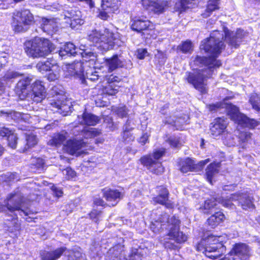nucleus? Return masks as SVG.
<instances>
[{"mask_svg":"<svg viewBox=\"0 0 260 260\" xmlns=\"http://www.w3.org/2000/svg\"><path fill=\"white\" fill-rule=\"evenodd\" d=\"M13 132L5 126L0 127V135L8 137Z\"/></svg>","mask_w":260,"mask_h":260,"instance_id":"54","label":"nucleus"},{"mask_svg":"<svg viewBox=\"0 0 260 260\" xmlns=\"http://www.w3.org/2000/svg\"><path fill=\"white\" fill-rule=\"evenodd\" d=\"M220 0H209L208 2L207 8L205 12L202 14L203 18H207L212 12L219 9V4Z\"/></svg>","mask_w":260,"mask_h":260,"instance_id":"33","label":"nucleus"},{"mask_svg":"<svg viewBox=\"0 0 260 260\" xmlns=\"http://www.w3.org/2000/svg\"><path fill=\"white\" fill-rule=\"evenodd\" d=\"M189 117L187 115H184L183 116L177 117L175 120L172 119L171 118L166 120V123L171 124L174 126L177 129H181L182 126L185 123H187Z\"/></svg>","mask_w":260,"mask_h":260,"instance_id":"32","label":"nucleus"},{"mask_svg":"<svg viewBox=\"0 0 260 260\" xmlns=\"http://www.w3.org/2000/svg\"><path fill=\"white\" fill-rule=\"evenodd\" d=\"M242 30H238L236 33H230L228 30H214L211 33L209 38L202 41L200 49L204 50L210 56L208 57H196L193 60L194 64L204 68L193 73H188L186 77L188 82L202 93H205L207 92L206 79L211 76L214 69L221 65V61L216 58L225 47L223 40L226 39L230 45L236 48L242 39Z\"/></svg>","mask_w":260,"mask_h":260,"instance_id":"1","label":"nucleus"},{"mask_svg":"<svg viewBox=\"0 0 260 260\" xmlns=\"http://www.w3.org/2000/svg\"><path fill=\"white\" fill-rule=\"evenodd\" d=\"M226 108L228 114L231 119L242 126L253 128L258 125V123L256 120L250 119L240 113L239 109L236 106L232 104H228Z\"/></svg>","mask_w":260,"mask_h":260,"instance_id":"10","label":"nucleus"},{"mask_svg":"<svg viewBox=\"0 0 260 260\" xmlns=\"http://www.w3.org/2000/svg\"><path fill=\"white\" fill-rule=\"evenodd\" d=\"M61 16L72 29H78V26L84 23V20L81 18V12L75 7H65Z\"/></svg>","mask_w":260,"mask_h":260,"instance_id":"11","label":"nucleus"},{"mask_svg":"<svg viewBox=\"0 0 260 260\" xmlns=\"http://www.w3.org/2000/svg\"><path fill=\"white\" fill-rule=\"evenodd\" d=\"M94 204L97 206H103L104 205V202L100 198H95L94 200Z\"/></svg>","mask_w":260,"mask_h":260,"instance_id":"62","label":"nucleus"},{"mask_svg":"<svg viewBox=\"0 0 260 260\" xmlns=\"http://www.w3.org/2000/svg\"><path fill=\"white\" fill-rule=\"evenodd\" d=\"M72 131L73 135L76 136L81 135L83 138L87 139L99 136L102 134L101 129L88 126L81 128L80 126H75Z\"/></svg>","mask_w":260,"mask_h":260,"instance_id":"15","label":"nucleus"},{"mask_svg":"<svg viewBox=\"0 0 260 260\" xmlns=\"http://www.w3.org/2000/svg\"><path fill=\"white\" fill-rule=\"evenodd\" d=\"M233 201H237L238 206L244 210H247L254 207L252 201V198L246 193H238L233 194L229 199H222L221 204L223 206L233 209L235 206L232 203Z\"/></svg>","mask_w":260,"mask_h":260,"instance_id":"9","label":"nucleus"},{"mask_svg":"<svg viewBox=\"0 0 260 260\" xmlns=\"http://www.w3.org/2000/svg\"><path fill=\"white\" fill-rule=\"evenodd\" d=\"M164 153L165 151L163 150H157L152 154L143 156L140 159V161L150 172L156 175H160L164 172V168L159 159L163 156Z\"/></svg>","mask_w":260,"mask_h":260,"instance_id":"8","label":"nucleus"},{"mask_svg":"<svg viewBox=\"0 0 260 260\" xmlns=\"http://www.w3.org/2000/svg\"><path fill=\"white\" fill-rule=\"evenodd\" d=\"M68 257V260H85V255L78 251L72 252Z\"/></svg>","mask_w":260,"mask_h":260,"instance_id":"45","label":"nucleus"},{"mask_svg":"<svg viewBox=\"0 0 260 260\" xmlns=\"http://www.w3.org/2000/svg\"><path fill=\"white\" fill-rule=\"evenodd\" d=\"M249 102L253 108L255 110L260 112V97L256 93H252L249 98Z\"/></svg>","mask_w":260,"mask_h":260,"instance_id":"42","label":"nucleus"},{"mask_svg":"<svg viewBox=\"0 0 260 260\" xmlns=\"http://www.w3.org/2000/svg\"><path fill=\"white\" fill-rule=\"evenodd\" d=\"M58 78V76L56 74L54 73L53 72H50L47 75V79L49 81H54L57 79Z\"/></svg>","mask_w":260,"mask_h":260,"instance_id":"60","label":"nucleus"},{"mask_svg":"<svg viewBox=\"0 0 260 260\" xmlns=\"http://www.w3.org/2000/svg\"><path fill=\"white\" fill-rule=\"evenodd\" d=\"M21 76V74L15 71H8L5 74L4 78L6 80H12Z\"/></svg>","mask_w":260,"mask_h":260,"instance_id":"50","label":"nucleus"},{"mask_svg":"<svg viewBox=\"0 0 260 260\" xmlns=\"http://www.w3.org/2000/svg\"><path fill=\"white\" fill-rule=\"evenodd\" d=\"M158 195L152 198V201L155 203H158L165 205L167 208H172L173 204L169 201V191L164 186L157 187Z\"/></svg>","mask_w":260,"mask_h":260,"instance_id":"19","label":"nucleus"},{"mask_svg":"<svg viewBox=\"0 0 260 260\" xmlns=\"http://www.w3.org/2000/svg\"><path fill=\"white\" fill-rule=\"evenodd\" d=\"M101 119L98 116L87 112H84L81 116H78V122L82 125L94 126L100 122Z\"/></svg>","mask_w":260,"mask_h":260,"instance_id":"24","label":"nucleus"},{"mask_svg":"<svg viewBox=\"0 0 260 260\" xmlns=\"http://www.w3.org/2000/svg\"><path fill=\"white\" fill-rule=\"evenodd\" d=\"M62 173L66 176L67 179H71L76 176L75 172L71 168H67L62 171Z\"/></svg>","mask_w":260,"mask_h":260,"instance_id":"51","label":"nucleus"},{"mask_svg":"<svg viewBox=\"0 0 260 260\" xmlns=\"http://www.w3.org/2000/svg\"><path fill=\"white\" fill-rule=\"evenodd\" d=\"M88 40L104 51L113 49L115 45L114 34L108 29H105L103 31L92 30L88 35Z\"/></svg>","mask_w":260,"mask_h":260,"instance_id":"6","label":"nucleus"},{"mask_svg":"<svg viewBox=\"0 0 260 260\" xmlns=\"http://www.w3.org/2000/svg\"><path fill=\"white\" fill-rule=\"evenodd\" d=\"M67 72L68 75L78 78L81 84L87 85V81L95 82L98 80L100 82L103 81L102 76L99 75L97 71L87 72L84 75L83 63L80 61H75L71 63L66 65Z\"/></svg>","mask_w":260,"mask_h":260,"instance_id":"5","label":"nucleus"},{"mask_svg":"<svg viewBox=\"0 0 260 260\" xmlns=\"http://www.w3.org/2000/svg\"><path fill=\"white\" fill-rule=\"evenodd\" d=\"M131 28L138 32L143 33L144 30L153 29L154 26L146 17H139L132 21Z\"/></svg>","mask_w":260,"mask_h":260,"instance_id":"18","label":"nucleus"},{"mask_svg":"<svg viewBox=\"0 0 260 260\" xmlns=\"http://www.w3.org/2000/svg\"><path fill=\"white\" fill-rule=\"evenodd\" d=\"M8 138V145L13 149H15L16 147V144L17 141V137L14 133H12Z\"/></svg>","mask_w":260,"mask_h":260,"instance_id":"47","label":"nucleus"},{"mask_svg":"<svg viewBox=\"0 0 260 260\" xmlns=\"http://www.w3.org/2000/svg\"><path fill=\"white\" fill-rule=\"evenodd\" d=\"M31 91L27 93V98H30L36 103L41 102L46 96V90L41 81L37 80L31 85Z\"/></svg>","mask_w":260,"mask_h":260,"instance_id":"12","label":"nucleus"},{"mask_svg":"<svg viewBox=\"0 0 260 260\" xmlns=\"http://www.w3.org/2000/svg\"><path fill=\"white\" fill-rule=\"evenodd\" d=\"M64 91L61 90L57 86H53L51 89L50 94L54 98L52 102L50 103V105L61 111L68 112V110L70 108V106H67L61 101L63 99Z\"/></svg>","mask_w":260,"mask_h":260,"instance_id":"14","label":"nucleus"},{"mask_svg":"<svg viewBox=\"0 0 260 260\" xmlns=\"http://www.w3.org/2000/svg\"><path fill=\"white\" fill-rule=\"evenodd\" d=\"M123 257H125L124 247L121 244L111 247L106 254L108 260H122Z\"/></svg>","mask_w":260,"mask_h":260,"instance_id":"20","label":"nucleus"},{"mask_svg":"<svg viewBox=\"0 0 260 260\" xmlns=\"http://www.w3.org/2000/svg\"><path fill=\"white\" fill-rule=\"evenodd\" d=\"M53 67V64L48 60L46 61H39L36 65L37 69L42 73L47 71H50L51 69Z\"/></svg>","mask_w":260,"mask_h":260,"instance_id":"39","label":"nucleus"},{"mask_svg":"<svg viewBox=\"0 0 260 260\" xmlns=\"http://www.w3.org/2000/svg\"><path fill=\"white\" fill-rule=\"evenodd\" d=\"M25 141L26 144L25 147L22 150L23 152L26 151L29 148L34 146L38 142L36 136L34 135L27 136Z\"/></svg>","mask_w":260,"mask_h":260,"instance_id":"43","label":"nucleus"},{"mask_svg":"<svg viewBox=\"0 0 260 260\" xmlns=\"http://www.w3.org/2000/svg\"><path fill=\"white\" fill-rule=\"evenodd\" d=\"M193 165V161L189 158H187L182 161L180 171L182 173H187L194 169Z\"/></svg>","mask_w":260,"mask_h":260,"instance_id":"41","label":"nucleus"},{"mask_svg":"<svg viewBox=\"0 0 260 260\" xmlns=\"http://www.w3.org/2000/svg\"><path fill=\"white\" fill-rule=\"evenodd\" d=\"M152 218L153 221L150 224V229L153 232L159 231L162 228V226L167 222L169 229L168 236L170 239L177 243H182L186 241L187 236L179 231L180 221L175 216L170 218L167 213H164L159 214L157 218Z\"/></svg>","mask_w":260,"mask_h":260,"instance_id":"2","label":"nucleus"},{"mask_svg":"<svg viewBox=\"0 0 260 260\" xmlns=\"http://www.w3.org/2000/svg\"><path fill=\"white\" fill-rule=\"evenodd\" d=\"M108 2H109V5H110V6H113L115 5V6L116 7V10H117L119 2V0H108ZM101 3H103V0H102Z\"/></svg>","mask_w":260,"mask_h":260,"instance_id":"61","label":"nucleus"},{"mask_svg":"<svg viewBox=\"0 0 260 260\" xmlns=\"http://www.w3.org/2000/svg\"><path fill=\"white\" fill-rule=\"evenodd\" d=\"M51 23H53V21H48L46 23L44 24L43 29L45 31H53V26H51Z\"/></svg>","mask_w":260,"mask_h":260,"instance_id":"58","label":"nucleus"},{"mask_svg":"<svg viewBox=\"0 0 260 260\" xmlns=\"http://www.w3.org/2000/svg\"><path fill=\"white\" fill-rule=\"evenodd\" d=\"M25 51L31 57H45L55 49L54 45L48 39L35 38L25 44Z\"/></svg>","mask_w":260,"mask_h":260,"instance_id":"4","label":"nucleus"},{"mask_svg":"<svg viewBox=\"0 0 260 260\" xmlns=\"http://www.w3.org/2000/svg\"><path fill=\"white\" fill-rule=\"evenodd\" d=\"M1 116L8 121L11 120L17 121L21 118V113L14 111H1Z\"/></svg>","mask_w":260,"mask_h":260,"instance_id":"35","label":"nucleus"},{"mask_svg":"<svg viewBox=\"0 0 260 260\" xmlns=\"http://www.w3.org/2000/svg\"><path fill=\"white\" fill-rule=\"evenodd\" d=\"M45 165L44 160L41 158H33L31 160V168H37L38 171L43 170Z\"/></svg>","mask_w":260,"mask_h":260,"instance_id":"44","label":"nucleus"},{"mask_svg":"<svg viewBox=\"0 0 260 260\" xmlns=\"http://www.w3.org/2000/svg\"><path fill=\"white\" fill-rule=\"evenodd\" d=\"M69 137L68 133L65 131H62L57 134L53 138V141L56 146L63 144Z\"/></svg>","mask_w":260,"mask_h":260,"instance_id":"40","label":"nucleus"},{"mask_svg":"<svg viewBox=\"0 0 260 260\" xmlns=\"http://www.w3.org/2000/svg\"><path fill=\"white\" fill-rule=\"evenodd\" d=\"M67 249L65 247H61L51 251L42 250L40 252L42 260H56L59 258L63 253L66 254Z\"/></svg>","mask_w":260,"mask_h":260,"instance_id":"21","label":"nucleus"},{"mask_svg":"<svg viewBox=\"0 0 260 260\" xmlns=\"http://www.w3.org/2000/svg\"><path fill=\"white\" fill-rule=\"evenodd\" d=\"M133 128H127L125 127L124 129H123L122 138L124 141L125 142H129L134 140V137L130 133Z\"/></svg>","mask_w":260,"mask_h":260,"instance_id":"46","label":"nucleus"},{"mask_svg":"<svg viewBox=\"0 0 260 260\" xmlns=\"http://www.w3.org/2000/svg\"><path fill=\"white\" fill-rule=\"evenodd\" d=\"M86 146V143L82 140L70 139L67 142L64 147L66 151L71 155H80L84 152L82 149Z\"/></svg>","mask_w":260,"mask_h":260,"instance_id":"16","label":"nucleus"},{"mask_svg":"<svg viewBox=\"0 0 260 260\" xmlns=\"http://www.w3.org/2000/svg\"><path fill=\"white\" fill-rule=\"evenodd\" d=\"M31 81L32 78L28 76L24 77L20 79L16 87L17 92L19 94H22L24 96L25 95L27 98V93H28L27 88L30 85Z\"/></svg>","mask_w":260,"mask_h":260,"instance_id":"28","label":"nucleus"},{"mask_svg":"<svg viewBox=\"0 0 260 260\" xmlns=\"http://www.w3.org/2000/svg\"><path fill=\"white\" fill-rule=\"evenodd\" d=\"M226 121L222 118H217L210 124L211 135L216 137L221 135L226 127Z\"/></svg>","mask_w":260,"mask_h":260,"instance_id":"22","label":"nucleus"},{"mask_svg":"<svg viewBox=\"0 0 260 260\" xmlns=\"http://www.w3.org/2000/svg\"><path fill=\"white\" fill-rule=\"evenodd\" d=\"M170 145L174 148H178L181 145L180 138L177 137H171L168 139Z\"/></svg>","mask_w":260,"mask_h":260,"instance_id":"49","label":"nucleus"},{"mask_svg":"<svg viewBox=\"0 0 260 260\" xmlns=\"http://www.w3.org/2000/svg\"><path fill=\"white\" fill-rule=\"evenodd\" d=\"M148 138L149 135L145 133L139 138L138 142L142 145H144L148 141Z\"/></svg>","mask_w":260,"mask_h":260,"instance_id":"57","label":"nucleus"},{"mask_svg":"<svg viewBox=\"0 0 260 260\" xmlns=\"http://www.w3.org/2000/svg\"><path fill=\"white\" fill-rule=\"evenodd\" d=\"M125 127H127V128H133L131 126V121L129 120V119H128L125 124V125L123 126V129H124V128Z\"/></svg>","mask_w":260,"mask_h":260,"instance_id":"64","label":"nucleus"},{"mask_svg":"<svg viewBox=\"0 0 260 260\" xmlns=\"http://www.w3.org/2000/svg\"><path fill=\"white\" fill-rule=\"evenodd\" d=\"M104 197L108 202H112L110 205L115 206L122 198V193L118 190L105 188L103 190Z\"/></svg>","mask_w":260,"mask_h":260,"instance_id":"25","label":"nucleus"},{"mask_svg":"<svg viewBox=\"0 0 260 260\" xmlns=\"http://www.w3.org/2000/svg\"><path fill=\"white\" fill-rule=\"evenodd\" d=\"M155 56L156 58L161 59V60L159 61V62L164 63L166 58V55L163 52L159 50H157V53L155 54Z\"/></svg>","mask_w":260,"mask_h":260,"instance_id":"56","label":"nucleus"},{"mask_svg":"<svg viewBox=\"0 0 260 260\" xmlns=\"http://www.w3.org/2000/svg\"><path fill=\"white\" fill-rule=\"evenodd\" d=\"M213 214L207 219V223L212 228H214L217 226L223 219V214L220 212L217 211L212 213Z\"/></svg>","mask_w":260,"mask_h":260,"instance_id":"31","label":"nucleus"},{"mask_svg":"<svg viewBox=\"0 0 260 260\" xmlns=\"http://www.w3.org/2000/svg\"><path fill=\"white\" fill-rule=\"evenodd\" d=\"M251 135L249 132H242L240 134L239 139L242 142L245 143L251 139Z\"/></svg>","mask_w":260,"mask_h":260,"instance_id":"53","label":"nucleus"},{"mask_svg":"<svg viewBox=\"0 0 260 260\" xmlns=\"http://www.w3.org/2000/svg\"><path fill=\"white\" fill-rule=\"evenodd\" d=\"M7 199L8 203L6 206L0 205V212L8 211L9 213L7 214H10V216L7 215V216L10 218H7V220H11L14 223H16L17 217V213L16 212H18L20 216H23L28 222H30L32 220L34 217L30 216V215L34 214L32 211L28 208L22 209L21 203L23 198L20 193L15 192L14 193H11L7 198Z\"/></svg>","mask_w":260,"mask_h":260,"instance_id":"3","label":"nucleus"},{"mask_svg":"<svg viewBox=\"0 0 260 260\" xmlns=\"http://www.w3.org/2000/svg\"><path fill=\"white\" fill-rule=\"evenodd\" d=\"M107 64L109 67V70L112 72L119 67H122V62L118 59L117 55L114 56L112 58L107 59Z\"/></svg>","mask_w":260,"mask_h":260,"instance_id":"37","label":"nucleus"},{"mask_svg":"<svg viewBox=\"0 0 260 260\" xmlns=\"http://www.w3.org/2000/svg\"><path fill=\"white\" fill-rule=\"evenodd\" d=\"M219 246L221 247L220 244H219L218 245L207 246L205 247L203 252L207 257L210 258H217L221 255L220 248H219Z\"/></svg>","mask_w":260,"mask_h":260,"instance_id":"30","label":"nucleus"},{"mask_svg":"<svg viewBox=\"0 0 260 260\" xmlns=\"http://www.w3.org/2000/svg\"><path fill=\"white\" fill-rule=\"evenodd\" d=\"M77 53V48L74 44L68 42L58 50V55L62 58L66 56H75Z\"/></svg>","mask_w":260,"mask_h":260,"instance_id":"29","label":"nucleus"},{"mask_svg":"<svg viewBox=\"0 0 260 260\" xmlns=\"http://www.w3.org/2000/svg\"><path fill=\"white\" fill-rule=\"evenodd\" d=\"M3 175L5 177V180L6 181H10L11 180H14L16 177V173H12L10 172H7L5 174H3Z\"/></svg>","mask_w":260,"mask_h":260,"instance_id":"55","label":"nucleus"},{"mask_svg":"<svg viewBox=\"0 0 260 260\" xmlns=\"http://www.w3.org/2000/svg\"><path fill=\"white\" fill-rule=\"evenodd\" d=\"M34 21V16L28 10L15 12L13 13L12 27L15 32L25 31Z\"/></svg>","mask_w":260,"mask_h":260,"instance_id":"7","label":"nucleus"},{"mask_svg":"<svg viewBox=\"0 0 260 260\" xmlns=\"http://www.w3.org/2000/svg\"><path fill=\"white\" fill-rule=\"evenodd\" d=\"M136 55L140 59H144L145 56L148 55V52L146 49L140 48L137 50Z\"/></svg>","mask_w":260,"mask_h":260,"instance_id":"52","label":"nucleus"},{"mask_svg":"<svg viewBox=\"0 0 260 260\" xmlns=\"http://www.w3.org/2000/svg\"><path fill=\"white\" fill-rule=\"evenodd\" d=\"M81 55L85 62H89L91 66L96 64L98 61V55L96 53L85 50L81 53Z\"/></svg>","mask_w":260,"mask_h":260,"instance_id":"34","label":"nucleus"},{"mask_svg":"<svg viewBox=\"0 0 260 260\" xmlns=\"http://www.w3.org/2000/svg\"><path fill=\"white\" fill-rule=\"evenodd\" d=\"M105 80L107 81L108 85L104 88V92L110 95L117 93L120 87V85L117 83L120 81V78L116 76L110 75L105 76Z\"/></svg>","mask_w":260,"mask_h":260,"instance_id":"17","label":"nucleus"},{"mask_svg":"<svg viewBox=\"0 0 260 260\" xmlns=\"http://www.w3.org/2000/svg\"><path fill=\"white\" fill-rule=\"evenodd\" d=\"M219 167V163H212L210 164L206 169L207 179L209 182L211 183L212 177L218 172Z\"/></svg>","mask_w":260,"mask_h":260,"instance_id":"36","label":"nucleus"},{"mask_svg":"<svg viewBox=\"0 0 260 260\" xmlns=\"http://www.w3.org/2000/svg\"><path fill=\"white\" fill-rule=\"evenodd\" d=\"M100 213V212L98 213V211H92L90 213L89 215H90V217L91 218L95 219V222H97L96 219L98 218L97 216H99Z\"/></svg>","mask_w":260,"mask_h":260,"instance_id":"63","label":"nucleus"},{"mask_svg":"<svg viewBox=\"0 0 260 260\" xmlns=\"http://www.w3.org/2000/svg\"><path fill=\"white\" fill-rule=\"evenodd\" d=\"M231 255L234 254L232 258L224 257L220 260H247L250 255L249 248L245 244H236L231 251Z\"/></svg>","mask_w":260,"mask_h":260,"instance_id":"13","label":"nucleus"},{"mask_svg":"<svg viewBox=\"0 0 260 260\" xmlns=\"http://www.w3.org/2000/svg\"><path fill=\"white\" fill-rule=\"evenodd\" d=\"M51 189L56 197H60L62 196L63 192L60 189L57 188L54 185L52 186Z\"/></svg>","mask_w":260,"mask_h":260,"instance_id":"59","label":"nucleus"},{"mask_svg":"<svg viewBox=\"0 0 260 260\" xmlns=\"http://www.w3.org/2000/svg\"><path fill=\"white\" fill-rule=\"evenodd\" d=\"M149 252V249L141 245L138 248H132L128 256V260H142V258Z\"/></svg>","mask_w":260,"mask_h":260,"instance_id":"26","label":"nucleus"},{"mask_svg":"<svg viewBox=\"0 0 260 260\" xmlns=\"http://www.w3.org/2000/svg\"><path fill=\"white\" fill-rule=\"evenodd\" d=\"M108 3V0H103V3H101V9L99 12V17L103 20H107L111 14L117 11L115 5L110 6Z\"/></svg>","mask_w":260,"mask_h":260,"instance_id":"27","label":"nucleus"},{"mask_svg":"<svg viewBox=\"0 0 260 260\" xmlns=\"http://www.w3.org/2000/svg\"><path fill=\"white\" fill-rule=\"evenodd\" d=\"M128 110L126 106H122V107H119L117 108L115 110V112L116 113V115L120 117V118H124L126 117L127 116Z\"/></svg>","mask_w":260,"mask_h":260,"instance_id":"48","label":"nucleus"},{"mask_svg":"<svg viewBox=\"0 0 260 260\" xmlns=\"http://www.w3.org/2000/svg\"><path fill=\"white\" fill-rule=\"evenodd\" d=\"M222 199H219L217 201L214 199H211L205 201L204 205L202 206L200 208V211L207 214H212L215 212L218 211L217 210L218 208L217 207V202L221 204Z\"/></svg>","mask_w":260,"mask_h":260,"instance_id":"23","label":"nucleus"},{"mask_svg":"<svg viewBox=\"0 0 260 260\" xmlns=\"http://www.w3.org/2000/svg\"><path fill=\"white\" fill-rule=\"evenodd\" d=\"M193 46L192 43L188 40L182 42L178 46L177 50L183 53H191L193 51Z\"/></svg>","mask_w":260,"mask_h":260,"instance_id":"38","label":"nucleus"}]
</instances>
